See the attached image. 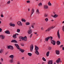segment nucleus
Listing matches in <instances>:
<instances>
[{
	"label": "nucleus",
	"instance_id": "obj_46",
	"mask_svg": "<svg viewBox=\"0 0 64 64\" xmlns=\"http://www.w3.org/2000/svg\"><path fill=\"white\" fill-rule=\"evenodd\" d=\"M17 64H20V62H17Z\"/></svg>",
	"mask_w": 64,
	"mask_h": 64
},
{
	"label": "nucleus",
	"instance_id": "obj_57",
	"mask_svg": "<svg viewBox=\"0 0 64 64\" xmlns=\"http://www.w3.org/2000/svg\"><path fill=\"white\" fill-rule=\"evenodd\" d=\"M62 50H64V47H62Z\"/></svg>",
	"mask_w": 64,
	"mask_h": 64
},
{
	"label": "nucleus",
	"instance_id": "obj_43",
	"mask_svg": "<svg viewBox=\"0 0 64 64\" xmlns=\"http://www.w3.org/2000/svg\"><path fill=\"white\" fill-rule=\"evenodd\" d=\"M10 1L9 0L7 2V4H10Z\"/></svg>",
	"mask_w": 64,
	"mask_h": 64
},
{
	"label": "nucleus",
	"instance_id": "obj_20",
	"mask_svg": "<svg viewBox=\"0 0 64 64\" xmlns=\"http://www.w3.org/2000/svg\"><path fill=\"white\" fill-rule=\"evenodd\" d=\"M19 50L22 53H23L24 51V50L21 49H20Z\"/></svg>",
	"mask_w": 64,
	"mask_h": 64
},
{
	"label": "nucleus",
	"instance_id": "obj_44",
	"mask_svg": "<svg viewBox=\"0 0 64 64\" xmlns=\"http://www.w3.org/2000/svg\"><path fill=\"white\" fill-rule=\"evenodd\" d=\"M0 60L2 61V62H3V59L2 58H1Z\"/></svg>",
	"mask_w": 64,
	"mask_h": 64
},
{
	"label": "nucleus",
	"instance_id": "obj_4",
	"mask_svg": "<svg viewBox=\"0 0 64 64\" xmlns=\"http://www.w3.org/2000/svg\"><path fill=\"white\" fill-rule=\"evenodd\" d=\"M61 61V59L60 58H58V60L56 61V62L58 64H59V63H60Z\"/></svg>",
	"mask_w": 64,
	"mask_h": 64
},
{
	"label": "nucleus",
	"instance_id": "obj_36",
	"mask_svg": "<svg viewBox=\"0 0 64 64\" xmlns=\"http://www.w3.org/2000/svg\"><path fill=\"white\" fill-rule=\"evenodd\" d=\"M10 49H11L12 50H13L14 48H13V47L12 46H11Z\"/></svg>",
	"mask_w": 64,
	"mask_h": 64
},
{
	"label": "nucleus",
	"instance_id": "obj_10",
	"mask_svg": "<svg viewBox=\"0 0 64 64\" xmlns=\"http://www.w3.org/2000/svg\"><path fill=\"white\" fill-rule=\"evenodd\" d=\"M30 51H31V52H32V51H33V45H31L30 46Z\"/></svg>",
	"mask_w": 64,
	"mask_h": 64
},
{
	"label": "nucleus",
	"instance_id": "obj_34",
	"mask_svg": "<svg viewBox=\"0 0 64 64\" xmlns=\"http://www.w3.org/2000/svg\"><path fill=\"white\" fill-rule=\"evenodd\" d=\"M28 55L30 56H32V54L30 53H28Z\"/></svg>",
	"mask_w": 64,
	"mask_h": 64
},
{
	"label": "nucleus",
	"instance_id": "obj_3",
	"mask_svg": "<svg viewBox=\"0 0 64 64\" xmlns=\"http://www.w3.org/2000/svg\"><path fill=\"white\" fill-rule=\"evenodd\" d=\"M17 24L18 26H22V24L21 22L20 21H18L17 22Z\"/></svg>",
	"mask_w": 64,
	"mask_h": 64
},
{
	"label": "nucleus",
	"instance_id": "obj_41",
	"mask_svg": "<svg viewBox=\"0 0 64 64\" xmlns=\"http://www.w3.org/2000/svg\"><path fill=\"white\" fill-rule=\"evenodd\" d=\"M32 35H33V34H31L30 36V38H31V37H32Z\"/></svg>",
	"mask_w": 64,
	"mask_h": 64
},
{
	"label": "nucleus",
	"instance_id": "obj_40",
	"mask_svg": "<svg viewBox=\"0 0 64 64\" xmlns=\"http://www.w3.org/2000/svg\"><path fill=\"white\" fill-rule=\"evenodd\" d=\"M44 17H47L48 16V14H45L44 15Z\"/></svg>",
	"mask_w": 64,
	"mask_h": 64
},
{
	"label": "nucleus",
	"instance_id": "obj_32",
	"mask_svg": "<svg viewBox=\"0 0 64 64\" xmlns=\"http://www.w3.org/2000/svg\"><path fill=\"white\" fill-rule=\"evenodd\" d=\"M38 5L39 6H42V4L41 2H40L38 4Z\"/></svg>",
	"mask_w": 64,
	"mask_h": 64
},
{
	"label": "nucleus",
	"instance_id": "obj_5",
	"mask_svg": "<svg viewBox=\"0 0 64 64\" xmlns=\"http://www.w3.org/2000/svg\"><path fill=\"white\" fill-rule=\"evenodd\" d=\"M34 9L32 8L30 12V13H31V14H30V17H31V16H32V15L33 13H34Z\"/></svg>",
	"mask_w": 64,
	"mask_h": 64
},
{
	"label": "nucleus",
	"instance_id": "obj_30",
	"mask_svg": "<svg viewBox=\"0 0 64 64\" xmlns=\"http://www.w3.org/2000/svg\"><path fill=\"white\" fill-rule=\"evenodd\" d=\"M48 40H49L48 36L45 38V41H48Z\"/></svg>",
	"mask_w": 64,
	"mask_h": 64
},
{
	"label": "nucleus",
	"instance_id": "obj_63",
	"mask_svg": "<svg viewBox=\"0 0 64 64\" xmlns=\"http://www.w3.org/2000/svg\"><path fill=\"white\" fill-rule=\"evenodd\" d=\"M16 35H19V34H16Z\"/></svg>",
	"mask_w": 64,
	"mask_h": 64
},
{
	"label": "nucleus",
	"instance_id": "obj_58",
	"mask_svg": "<svg viewBox=\"0 0 64 64\" xmlns=\"http://www.w3.org/2000/svg\"><path fill=\"white\" fill-rule=\"evenodd\" d=\"M51 21H52V22H53V21H54V20H51Z\"/></svg>",
	"mask_w": 64,
	"mask_h": 64
},
{
	"label": "nucleus",
	"instance_id": "obj_35",
	"mask_svg": "<svg viewBox=\"0 0 64 64\" xmlns=\"http://www.w3.org/2000/svg\"><path fill=\"white\" fill-rule=\"evenodd\" d=\"M20 30L19 29H18L17 30V32L18 33H19L20 32Z\"/></svg>",
	"mask_w": 64,
	"mask_h": 64
},
{
	"label": "nucleus",
	"instance_id": "obj_61",
	"mask_svg": "<svg viewBox=\"0 0 64 64\" xmlns=\"http://www.w3.org/2000/svg\"><path fill=\"white\" fill-rule=\"evenodd\" d=\"M28 11H30V9L29 8H28Z\"/></svg>",
	"mask_w": 64,
	"mask_h": 64
},
{
	"label": "nucleus",
	"instance_id": "obj_51",
	"mask_svg": "<svg viewBox=\"0 0 64 64\" xmlns=\"http://www.w3.org/2000/svg\"><path fill=\"white\" fill-rule=\"evenodd\" d=\"M62 30L63 31H64V26H63V27L62 28Z\"/></svg>",
	"mask_w": 64,
	"mask_h": 64
},
{
	"label": "nucleus",
	"instance_id": "obj_23",
	"mask_svg": "<svg viewBox=\"0 0 64 64\" xmlns=\"http://www.w3.org/2000/svg\"><path fill=\"white\" fill-rule=\"evenodd\" d=\"M11 42H14V43H17V42L16 40H12V41H11Z\"/></svg>",
	"mask_w": 64,
	"mask_h": 64
},
{
	"label": "nucleus",
	"instance_id": "obj_38",
	"mask_svg": "<svg viewBox=\"0 0 64 64\" xmlns=\"http://www.w3.org/2000/svg\"><path fill=\"white\" fill-rule=\"evenodd\" d=\"M42 59L43 60V61H46V59L45 58H44V57H43L42 58Z\"/></svg>",
	"mask_w": 64,
	"mask_h": 64
},
{
	"label": "nucleus",
	"instance_id": "obj_28",
	"mask_svg": "<svg viewBox=\"0 0 64 64\" xmlns=\"http://www.w3.org/2000/svg\"><path fill=\"white\" fill-rule=\"evenodd\" d=\"M60 42L59 41H57L56 42V44L58 45H60Z\"/></svg>",
	"mask_w": 64,
	"mask_h": 64
},
{
	"label": "nucleus",
	"instance_id": "obj_12",
	"mask_svg": "<svg viewBox=\"0 0 64 64\" xmlns=\"http://www.w3.org/2000/svg\"><path fill=\"white\" fill-rule=\"evenodd\" d=\"M55 52L57 55H59L60 54V52L58 50H56Z\"/></svg>",
	"mask_w": 64,
	"mask_h": 64
},
{
	"label": "nucleus",
	"instance_id": "obj_8",
	"mask_svg": "<svg viewBox=\"0 0 64 64\" xmlns=\"http://www.w3.org/2000/svg\"><path fill=\"white\" fill-rule=\"evenodd\" d=\"M51 43H52V44H53V45H55V43H56V42L55 40H52L51 41Z\"/></svg>",
	"mask_w": 64,
	"mask_h": 64
},
{
	"label": "nucleus",
	"instance_id": "obj_27",
	"mask_svg": "<svg viewBox=\"0 0 64 64\" xmlns=\"http://www.w3.org/2000/svg\"><path fill=\"white\" fill-rule=\"evenodd\" d=\"M26 25H30V23L29 22H27L25 23Z\"/></svg>",
	"mask_w": 64,
	"mask_h": 64
},
{
	"label": "nucleus",
	"instance_id": "obj_17",
	"mask_svg": "<svg viewBox=\"0 0 64 64\" xmlns=\"http://www.w3.org/2000/svg\"><path fill=\"white\" fill-rule=\"evenodd\" d=\"M44 8L45 9H48V6L47 5H44Z\"/></svg>",
	"mask_w": 64,
	"mask_h": 64
},
{
	"label": "nucleus",
	"instance_id": "obj_59",
	"mask_svg": "<svg viewBox=\"0 0 64 64\" xmlns=\"http://www.w3.org/2000/svg\"><path fill=\"white\" fill-rule=\"evenodd\" d=\"M42 64H44L45 63L44 62H42Z\"/></svg>",
	"mask_w": 64,
	"mask_h": 64
},
{
	"label": "nucleus",
	"instance_id": "obj_56",
	"mask_svg": "<svg viewBox=\"0 0 64 64\" xmlns=\"http://www.w3.org/2000/svg\"><path fill=\"white\" fill-rule=\"evenodd\" d=\"M42 42V39H40V42Z\"/></svg>",
	"mask_w": 64,
	"mask_h": 64
},
{
	"label": "nucleus",
	"instance_id": "obj_64",
	"mask_svg": "<svg viewBox=\"0 0 64 64\" xmlns=\"http://www.w3.org/2000/svg\"><path fill=\"white\" fill-rule=\"evenodd\" d=\"M54 64H56V62H54Z\"/></svg>",
	"mask_w": 64,
	"mask_h": 64
},
{
	"label": "nucleus",
	"instance_id": "obj_2",
	"mask_svg": "<svg viewBox=\"0 0 64 64\" xmlns=\"http://www.w3.org/2000/svg\"><path fill=\"white\" fill-rule=\"evenodd\" d=\"M19 39H22V41H27V37L25 36L24 37H22L20 36L19 37Z\"/></svg>",
	"mask_w": 64,
	"mask_h": 64
},
{
	"label": "nucleus",
	"instance_id": "obj_1",
	"mask_svg": "<svg viewBox=\"0 0 64 64\" xmlns=\"http://www.w3.org/2000/svg\"><path fill=\"white\" fill-rule=\"evenodd\" d=\"M35 50L36 51H35V53L37 55H39V53L38 52V50H39V48L36 46H35Z\"/></svg>",
	"mask_w": 64,
	"mask_h": 64
},
{
	"label": "nucleus",
	"instance_id": "obj_55",
	"mask_svg": "<svg viewBox=\"0 0 64 64\" xmlns=\"http://www.w3.org/2000/svg\"><path fill=\"white\" fill-rule=\"evenodd\" d=\"M34 34H37V32H34Z\"/></svg>",
	"mask_w": 64,
	"mask_h": 64
},
{
	"label": "nucleus",
	"instance_id": "obj_16",
	"mask_svg": "<svg viewBox=\"0 0 64 64\" xmlns=\"http://www.w3.org/2000/svg\"><path fill=\"white\" fill-rule=\"evenodd\" d=\"M5 32V33L8 34H10V32L8 30L6 31Z\"/></svg>",
	"mask_w": 64,
	"mask_h": 64
},
{
	"label": "nucleus",
	"instance_id": "obj_26",
	"mask_svg": "<svg viewBox=\"0 0 64 64\" xmlns=\"http://www.w3.org/2000/svg\"><path fill=\"white\" fill-rule=\"evenodd\" d=\"M48 38H49V39H50V40H52V39H53V37L52 36H48Z\"/></svg>",
	"mask_w": 64,
	"mask_h": 64
},
{
	"label": "nucleus",
	"instance_id": "obj_22",
	"mask_svg": "<svg viewBox=\"0 0 64 64\" xmlns=\"http://www.w3.org/2000/svg\"><path fill=\"white\" fill-rule=\"evenodd\" d=\"M12 37L14 38H17V36H16V34H15L14 35H13Z\"/></svg>",
	"mask_w": 64,
	"mask_h": 64
},
{
	"label": "nucleus",
	"instance_id": "obj_62",
	"mask_svg": "<svg viewBox=\"0 0 64 64\" xmlns=\"http://www.w3.org/2000/svg\"><path fill=\"white\" fill-rule=\"evenodd\" d=\"M62 24H63L64 23V21H63L62 22Z\"/></svg>",
	"mask_w": 64,
	"mask_h": 64
},
{
	"label": "nucleus",
	"instance_id": "obj_21",
	"mask_svg": "<svg viewBox=\"0 0 64 64\" xmlns=\"http://www.w3.org/2000/svg\"><path fill=\"white\" fill-rule=\"evenodd\" d=\"M21 20L22 22H26V20L24 18H22Z\"/></svg>",
	"mask_w": 64,
	"mask_h": 64
},
{
	"label": "nucleus",
	"instance_id": "obj_14",
	"mask_svg": "<svg viewBox=\"0 0 64 64\" xmlns=\"http://www.w3.org/2000/svg\"><path fill=\"white\" fill-rule=\"evenodd\" d=\"M52 60H49L48 61V64H53V62H52Z\"/></svg>",
	"mask_w": 64,
	"mask_h": 64
},
{
	"label": "nucleus",
	"instance_id": "obj_60",
	"mask_svg": "<svg viewBox=\"0 0 64 64\" xmlns=\"http://www.w3.org/2000/svg\"><path fill=\"white\" fill-rule=\"evenodd\" d=\"M29 29H31V27L30 26L29 27Z\"/></svg>",
	"mask_w": 64,
	"mask_h": 64
},
{
	"label": "nucleus",
	"instance_id": "obj_37",
	"mask_svg": "<svg viewBox=\"0 0 64 64\" xmlns=\"http://www.w3.org/2000/svg\"><path fill=\"white\" fill-rule=\"evenodd\" d=\"M7 47L8 48V49H10V48L11 47V45L8 46Z\"/></svg>",
	"mask_w": 64,
	"mask_h": 64
},
{
	"label": "nucleus",
	"instance_id": "obj_9",
	"mask_svg": "<svg viewBox=\"0 0 64 64\" xmlns=\"http://www.w3.org/2000/svg\"><path fill=\"white\" fill-rule=\"evenodd\" d=\"M55 27V26L53 27V26H52L51 27H50L48 29V31H50V30H51L52 29H53V28Z\"/></svg>",
	"mask_w": 64,
	"mask_h": 64
},
{
	"label": "nucleus",
	"instance_id": "obj_33",
	"mask_svg": "<svg viewBox=\"0 0 64 64\" xmlns=\"http://www.w3.org/2000/svg\"><path fill=\"white\" fill-rule=\"evenodd\" d=\"M45 20L46 22H47L48 20V18H46L45 19Z\"/></svg>",
	"mask_w": 64,
	"mask_h": 64
},
{
	"label": "nucleus",
	"instance_id": "obj_6",
	"mask_svg": "<svg viewBox=\"0 0 64 64\" xmlns=\"http://www.w3.org/2000/svg\"><path fill=\"white\" fill-rule=\"evenodd\" d=\"M32 29H29L28 32V34H31V33H32Z\"/></svg>",
	"mask_w": 64,
	"mask_h": 64
},
{
	"label": "nucleus",
	"instance_id": "obj_50",
	"mask_svg": "<svg viewBox=\"0 0 64 64\" xmlns=\"http://www.w3.org/2000/svg\"><path fill=\"white\" fill-rule=\"evenodd\" d=\"M1 17H4V16L2 14H1Z\"/></svg>",
	"mask_w": 64,
	"mask_h": 64
},
{
	"label": "nucleus",
	"instance_id": "obj_31",
	"mask_svg": "<svg viewBox=\"0 0 64 64\" xmlns=\"http://www.w3.org/2000/svg\"><path fill=\"white\" fill-rule=\"evenodd\" d=\"M48 6H51V4L50 2V1H49L48 3Z\"/></svg>",
	"mask_w": 64,
	"mask_h": 64
},
{
	"label": "nucleus",
	"instance_id": "obj_25",
	"mask_svg": "<svg viewBox=\"0 0 64 64\" xmlns=\"http://www.w3.org/2000/svg\"><path fill=\"white\" fill-rule=\"evenodd\" d=\"M50 53V52L48 51L46 53V56L48 57L49 56V54Z\"/></svg>",
	"mask_w": 64,
	"mask_h": 64
},
{
	"label": "nucleus",
	"instance_id": "obj_18",
	"mask_svg": "<svg viewBox=\"0 0 64 64\" xmlns=\"http://www.w3.org/2000/svg\"><path fill=\"white\" fill-rule=\"evenodd\" d=\"M9 62H10V63H13V62H14V61H13V59H10L9 60Z\"/></svg>",
	"mask_w": 64,
	"mask_h": 64
},
{
	"label": "nucleus",
	"instance_id": "obj_53",
	"mask_svg": "<svg viewBox=\"0 0 64 64\" xmlns=\"http://www.w3.org/2000/svg\"><path fill=\"white\" fill-rule=\"evenodd\" d=\"M21 45L22 46H24V44H21Z\"/></svg>",
	"mask_w": 64,
	"mask_h": 64
},
{
	"label": "nucleus",
	"instance_id": "obj_52",
	"mask_svg": "<svg viewBox=\"0 0 64 64\" xmlns=\"http://www.w3.org/2000/svg\"><path fill=\"white\" fill-rule=\"evenodd\" d=\"M22 59L23 60H24V57H22Z\"/></svg>",
	"mask_w": 64,
	"mask_h": 64
},
{
	"label": "nucleus",
	"instance_id": "obj_29",
	"mask_svg": "<svg viewBox=\"0 0 64 64\" xmlns=\"http://www.w3.org/2000/svg\"><path fill=\"white\" fill-rule=\"evenodd\" d=\"M48 50H51L52 49V48L50 46H48Z\"/></svg>",
	"mask_w": 64,
	"mask_h": 64
},
{
	"label": "nucleus",
	"instance_id": "obj_15",
	"mask_svg": "<svg viewBox=\"0 0 64 64\" xmlns=\"http://www.w3.org/2000/svg\"><path fill=\"white\" fill-rule=\"evenodd\" d=\"M9 58H10L11 59H13L14 58V55H11L9 57Z\"/></svg>",
	"mask_w": 64,
	"mask_h": 64
},
{
	"label": "nucleus",
	"instance_id": "obj_45",
	"mask_svg": "<svg viewBox=\"0 0 64 64\" xmlns=\"http://www.w3.org/2000/svg\"><path fill=\"white\" fill-rule=\"evenodd\" d=\"M2 29L0 28V32H2Z\"/></svg>",
	"mask_w": 64,
	"mask_h": 64
},
{
	"label": "nucleus",
	"instance_id": "obj_24",
	"mask_svg": "<svg viewBox=\"0 0 64 64\" xmlns=\"http://www.w3.org/2000/svg\"><path fill=\"white\" fill-rule=\"evenodd\" d=\"M52 16V17H54V18H57V17L58 16L57 14H55L54 16Z\"/></svg>",
	"mask_w": 64,
	"mask_h": 64
},
{
	"label": "nucleus",
	"instance_id": "obj_7",
	"mask_svg": "<svg viewBox=\"0 0 64 64\" xmlns=\"http://www.w3.org/2000/svg\"><path fill=\"white\" fill-rule=\"evenodd\" d=\"M59 30H58L57 32V35L58 38L60 39V33H59Z\"/></svg>",
	"mask_w": 64,
	"mask_h": 64
},
{
	"label": "nucleus",
	"instance_id": "obj_13",
	"mask_svg": "<svg viewBox=\"0 0 64 64\" xmlns=\"http://www.w3.org/2000/svg\"><path fill=\"white\" fill-rule=\"evenodd\" d=\"M14 45L16 46V47L18 49H20V47H19L18 44H14Z\"/></svg>",
	"mask_w": 64,
	"mask_h": 64
},
{
	"label": "nucleus",
	"instance_id": "obj_19",
	"mask_svg": "<svg viewBox=\"0 0 64 64\" xmlns=\"http://www.w3.org/2000/svg\"><path fill=\"white\" fill-rule=\"evenodd\" d=\"M9 25L10 26H12V27H15V24H10Z\"/></svg>",
	"mask_w": 64,
	"mask_h": 64
},
{
	"label": "nucleus",
	"instance_id": "obj_54",
	"mask_svg": "<svg viewBox=\"0 0 64 64\" xmlns=\"http://www.w3.org/2000/svg\"><path fill=\"white\" fill-rule=\"evenodd\" d=\"M47 31H48V29L45 30L46 32H47Z\"/></svg>",
	"mask_w": 64,
	"mask_h": 64
},
{
	"label": "nucleus",
	"instance_id": "obj_39",
	"mask_svg": "<svg viewBox=\"0 0 64 64\" xmlns=\"http://www.w3.org/2000/svg\"><path fill=\"white\" fill-rule=\"evenodd\" d=\"M36 13H40V12H39V10H38V9H37L36 10Z\"/></svg>",
	"mask_w": 64,
	"mask_h": 64
},
{
	"label": "nucleus",
	"instance_id": "obj_49",
	"mask_svg": "<svg viewBox=\"0 0 64 64\" xmlns=\"http://www.w3.org/2000/svg\"><path fill=\"white\" fill-rule=\"evenodd\" d=\"M63 45H61L60 46V48H61L62 47H63Z\"/></svg>",
	"mask_w": 64,
	"mask_h": 64
},
{
	"label": "nucleus",
	"instance_id": "obj_48",
	"mask_svg": "<svg viewBox=\"0 0 64 64\" xmlns=\"http://www.w3.org/2000/svg\"><path fill=\"white\" fill-rule=\"evenodd\" d=\"M27 3H30V1L29 0H28L26 1Z\"/></svg>",
	"mask_w": 64,
	"mask_h": 64
},
{
	"label": "nucleus",
	"instance_id": "obj_11",
	"mask_svg": "<svg viewBox=\"0 0 64 64\" xmlns=\"http://www.w3.org/2000/svg\"><path fill=\"white\" fill-rule=\"evenodd\" d=\"M5 36L3 35H0V38L2 39H4L5 38Z\"/></svg>",
	"mask_w": 64,
	"mask_h": 64
},
{
	"label": "nucleus",
	"instance_id": "obj_42",
	"mask_svg": "<svg viewBox=\"0 0 64 64\" xmlns=\"http://www.w3.org/2000/svg\"><path fill=\"white\" fill-rule=\"evenodd\" d=\"M34 25H32L31 26V27H32V28H34Z\"/></svg>",
	"mask_w": 64,
	"mask_h": 64
},
{
	"label": "nucleus",
	"instance_id": "obj_47",
	"mask_svg": "<svg viewBox=\"0 0 64 64\" xmlns=\"http://www.w3.org/2000/svg\"><path fill=\"white\" fill-rule=\"evenodd\" d=\"M41 30H44V28L42 27L41 28Z\"/></svg>",
	"mask_w": 64,
	"mask_h": 64
}]
</instances>
